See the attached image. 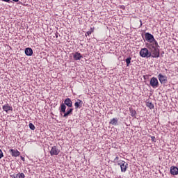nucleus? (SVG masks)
Returning a JSON list of instances; mask_svg holds the SVG:
<instances>
[{"label": "nucleus", "instance_id": "nucleus-14", "mask_svg": "<svg viewBox=\"0 0 178 178\" xmlns=\"http://www.w3.org/2000/svg\"><path fill=\"white\" fill-rule=\"evenodd\" d=\"M10 177H12V178H24V177H26V175H24V173H23V172H19L18 174H14L13 175H10Z\"/></svg>", "mask_w": 178, "mask_h": 178}, {"label": "nucleus", "instance_id": "nucleus-2", "mask_svg": "<svg viewBox=\"0 0 178 178\" xmlns=\"http://www.w3.org/2000/svg\"><path fill=\"white\" fill-rule=\"evenodd\" d=\"M60 115L64 113L63 118H67L70 115L73 114V108H67L66 112V105H65V104H61L60 106Z\"/></svg>", "mask_w": 178, "mask_h": 178}, {"label": "nucleus", "instance_id": "nucleus-3", "mask_svg": "<svg viewBox=\"0 0 178 178\" xmlns=\"http://www.w3.org/2000/svg\"><path fill=\"white\" fill-rule=\"evenodd\" d=\"M139 55L141 58H152V56H151V53H149V50L147 47L142 48L140 51Z\"/></svg>", "mask_w": 178, "mask_h": 178}, {"label": "nucleus", "instance_id": "nucleus-1", "mask_svg": "<svg viewBox=\"0 0 178 178\" xmlns=\"http://www.w3.org/2000/svg\"><path fill=\"white\" fill-rule=\"evenodd\" d=\"M146 48L149 49V52L152 56V58H159V44L157 41L146 43Z\"/></svg>", "mask_w": 178, "mask_h": 178}, {"label": "nucleus", "instance_id": "nucleus-26", "mask_svg": "<svg viewBox=\"0 0 178 178\" xmlns=\"http://www.w3.org/2000/svg\"><path fill=\"white\" fill-rule=\"evenodd\" d=\"M140 27H141V26H143V21L140 20Z\"/></svg>", "mask_w": 178, "mask_h": 178}, {"label": "nucleus", "instance_id": "nucleus-23", "mask_svg": "<svg viewBox=\"0 0 178 178\" xmlns=\"http://www.w3.org/2000/svg\"><path fill=\"white\" fill-rule=\"evenodd\" d=\"M114 162L115 163H118V165H119V162H120V161H119V156H116L115 159H114Z\"/></svg>", "mask_w": 178, "mask_h": 178}, {"label": "nucleus", "instance_id": "nucleus-19", "mask_svg": "<svg viewBox=\"0 0 178 178\" xmlns=\"http://www.w3.org/2000/svg\"><path fill=\"white\" fill-rule=\"evenodd\" d=\"M146 106H147V108H149V109H154V104H152V102H147L146 103Z\"/></svg>", "mask_w": 178, "mask_h": 178}, {"label": "nucleus", "instance_id": "nucleus-5", "mask_svg": "<svg viewBox=\"0 0 178 178\" xmlns=\"http://www.w3.org/2000/svg\"><path fill=\"white\" fill-rule=\"evenodd\" d=\"M150 86L151 87H152V88H158L159 86V82H158V79H156V77H152L150 79Z\"/></svg>", "mask_w": 178, "mask_h": 178}, {"label": "nucleus", "instance_id": "nucleus-17", "mask_svg": "<svg viewBox=\"0 0 178 178\" xmlns=\"http://www.w3.org/2000/svg\"><path fill=\"white\" fill-rule=\"evenodd\" d=\"M109 124L113 126H118V118H113L110 120Z\"/></svg>", "mask_w": 178, "mask_h": 178}, {"label": "nucleus", "instance_id": "nucleus-24", "mask_svg": "<svg viewBox=\"0 0 178 178\" xmlns=\"http://www.w3.org/2000/svg\"><path fill=\"white\" fill-rule=\"evenodd\" d=\"M1 158H3V152H2V150L0 149V159H1Z\"/></svg>", "mask_w": 178, "mask_h": 178}, {"label": "nucleus", "instance_id": "nucleus-18", "mask_svg": "<svg viewBox=\"0 0 178 178\" xmlns=\"http://www.w3.org/2000/svg\"><path fill=\"white\" fill-rule=\"evenodd\" d=\"M129 111H130V113H131V116L132 118H136V116H137V111H136V110L130 108Z\"/></svg>", "mask_w": 178, "mask_h": 178}, {"label": "nucleus", "instance_id": "nucleus-6", "mask_svg": "<svg viewBox=\"0 0 178 178\" xmlns=\"http://www.w3.org/2000/svg\"><path fill=\"white\" fill-rule=\"evenodd\" d=\"M60 152V150L58 149L56 146L51 147V149L50 150V155L51 156H54V155H59V153Z\"/></svg>", "mask_w": 178, "mask_h": 178}, {"label": "nucleus", "instance_id": "nucleus-7", "mask_svg": "<svg viewBox=\"0 0 178 178\" xmlns=\"http://www.w3.org/2000/svg\"><path fill=\"white\" fill-rule=\"evenodd\" d=\"M145 38L148 42H154V41H156V40H155V38H154V35H152L149 33H145Z\"/></svg>", "mask_w": 178, "mask_h": 178}, {"label": "nucleus", "instance_id": "nucleus-25", "mask_svg": "<svg viewBox=\"0 0 178 178\" xmlns=\"http://www.w3.org/2000/svg\"><path fill=\"white\" fill-rule=\"evenodd\" d=\"M3 2H10V0H3Z\"/></svg>", "mask_w": 178, "mask_h": 178}, {"label": "nucleus", "instance_id": "nucleus-22", "mask_svg": "<svg viewBox=\"0 0 178 178\" xmlns=\"http://www.w3.org/2000/svg\"><path fill=\"white\" fill-rule=\"evenodd\" d=\"M29 128L31 129V130H35V126H34L33 123L29 124Z\"/></svg>", "mask_w": 178, "mask_h": 178}, {"label": "nucleus", "instance_id": "nucleus-20", "mask_svg": "<svg viewBox=\"0 0 178 178\" xmlns=\"http://www.w3.org/2000/svg\"><path fill=\"white\" fill-rule=\"evenodd\" d=\"M127 66H130V63H131V57H129L125 60Z\"/></svg>", "mask_w": 178, "mask_h": 178}, {"label": "nucleus", "instance_id": "nucleus-11", "mask_svg": "<svg viewBox=\"0 0 178 178\" xmlns=\"http://www.w3.org/2000/svg\"><path fill=\"white\" fill-rule=\"evenodd\" d=\"M158 77H159V80L160 83H161V84L166 83V81H168V78L166 77V76H163V75H162V74H159Z\"/></svg>", "mask_w": 178, "mask_h": 178}, {"label": "nucleus", "instance_id": "nucleus-10", "mask_svg": "<svg viewBox=\"0 0 178 178\" xmlns=\"http://www.w3.org/2000/svg\"><path fill=\"white\" fill-rule=\"evenodd\" d=\"M72 56L74 58V60H80V59L83 58V55L79 52L72 53Z\"/></svg>", "mask_w": 178, "mask_h": 178}, {"label": "nucleus", "instance_id": "nucleus-9", "mask_svg": "<svg viewBox=\"0 0 178 178\" xmlns=\"http://www.w3.org/2000/svg\"><path fill=\"white\" fill-rule=\"evenodd\" d=\"M10 154H11V156L14 158H17V156H20V152L17 149H10L9 150Z\"/></svg>", "mask_w": 178, "mask_h": 178}, {"label": "nucleus", "instance_id": "nucleus-27", "mask_svg": "<svg viewBox=\"0 0 178 178\" xmlns=\"http://www.w3.org/2000/svg\"><path fill=\"white\" fill-rule=\"evenodd\" d=\"M14 2H19V0H13Z\"/></svg>", "mask_w": 178, "mask_h": 178}, {"label": "nucleus", "instance_id": "nucleus-21", "mask_svg": "<svg viewBox=\"0 0 178 178\" xmlns=\"http://www.w3.org/2000/svg\"><path fill=\"white\" fill-rule=\"evenodd\" d=\"M92 33H94V29L91 28L90 31H88V32H86L85 35H86V37H87V35H91V34H92Z\"/></svg>", "mask_w": 178, "mask_h": 178}, {"label": "nucleus", "instance_id": "nucleus-28", "mask_svg": "<svg viewBox=\"0 0 178 178\" xmlns=\"http://www.w3.org/2000/svg\"><path fill=\"white\" fill-rule=\"evenodd\" d=\"M154 138H155V136H152V140H154Z\"/></svg>", "mask_w": 178, "mask_h": 178}, {"label": "nucleus", "instance_id": "nucleus-16", "mask_svg": "<svg viewBox=\"0 0 178 178\" xmlns=\"http://www.w3.org/2000/svg\"><path fill=\"white\" fill-rule=\"evenodd\" d=\"M83 106V101L78 99V102H75L74 106L76 109H79V108H81Z\"/></svg>", "mask_w": 178, "mask_h": 178}, {"label": "nucleus", "instance_id": "nucleus-4", "mask_svg": "<svg viewBox=\"0 0 178 178\" xmlns=\"http://www.w3.org/2000/svg\"><path fill=\"white\" fill-rule=\"evenodd\" d=\"M118 165L120 166L122 173H124L127 170L129 164L126 161L120 160V161H118Z\"/></svg>", "mask_w": 178, "mask_h": 178}, {"label": "nucleus", "instance_id": "nucleus-8", "mask_svg": "<svg viewBox=\"0 0 178 178\" xmlns=\"http://www.w3.org/2000/svg\"><path fill=\"white\" fill-rule=\"evenodd\" d=\"M3 111L6 112V113H10V112H13V107H12L9 104H6L3 105Z\"/></svg>", "mask_w": 178, "mask_h": 178}, {"label": "nucleus", "instance_id": "nucleus-29", "mask_svg": "<svg viewBox=\"0 0 178 178\" xmlns=\"http://www.w3.org/2000/svg\"><path fill=\"white\" fill-rule=\"evenodd\" d=\"M56 38H58V35H56Z\"/></svg>", "mask_w": 178, "mask_h": 178}, {"label": "nucleus", "instance_id": "nucleus-13", "mask_svg": "<svg viewBox=\"0 0 178 178\" xmlns=\"http://www.w3.org/2000/svg\"><path fill=\"white\" fill-rule=\"evenodd\" d=\"M170 172L171 175H173V176L177 175H178V168L172 166L170 169Z\"/></svg>", "mask_w": 178, "mask_h": 178}, {"label": "nucleus", "instance_id": "nucleus-12", "mask_svg": "<svg viewBox=\"0 0 178 178\" xmlns=\"http://www.w3.org/2000/svg\"><path fill=\"white\" fill-rule=\"evenodd\" d=\"M64 105H66L67 106H68V108H72V106H73V102H72V99H70V98H67L64 101Z\"/></svg>", "mask_w": 178, "mask_h": 178}, {"label": "nucleus", "instance_id": "nucleus-15", "mask_svg": "<svg viewBox=\"0 0 178 178\" xmlns=\"http://www.w3.org/2000/svg\"><path fill=\"white\" fill-rule=\"evenodd\" d=\"M25 54L26 56H33V49L30 47H27L25 49Z\"/></svg>", "mask_w": 178, "mask_h": 178}]
</instances>
